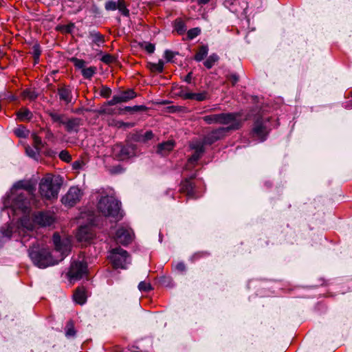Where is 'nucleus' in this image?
<instances>
[{"mask_svg":"<svg viewBox=\"0 0 352 352\" xmlns=\"http://www.w3.org/2000/svg\"><path fill=\"white\" fill-rule=\"evenodd\" d=\"M253 133L255 136H256L261 141H263L267 135V131L265 126L263 124V123L257 120L253 128Z\"/></svg>","mask_w":352,"mask_h":352,"instance_id":"aec40b11","label":"nucleus"},{"mask_svg":"<svg viewBox=\"0 0 352 352\" xmlns=\"http://www.w3.org/2000/svg\"><path fill=\"white\" fill-rule=\"evenodd\" d=\"M59 158L65 162H69L72 160V156L66 150H63L59 153Z\"/></svg>","mask_w":352,"mask_h":352,"instance_id":"37998d69","label":"nucleus"},{"mask_svg":"<svg viewBox=\"0 0 352 352\" xmlns=\"http://www.w3.org/2000/svg\"><path fill=\"white\" fill-rule=\"evenodd\" d=\"M133 111H142L145 110L146 108L145 106L140 105V106H133L132 107Z\"/></svg>","mask_w":352,"mask_h":352,"instance_id":"4d7b16f0","label":"nucleus"},{"mask_svg":"<svg viewBox=\"0 0 352 352\" xmlns=\"http://www.w3.org/2000/svg\"><path fill=\"white\" fill-rule=\"evenodd\" d=\"M138 155L137 146L135 144H116L112 148L113 157L119 160L124 161Z\"/></svg>","mask_w":352,"mask_h":352,"instance_id":"39448f33","label":"nucleus"},{"mask_svg":"<svg viewBox=\"0 0 352 352\" xmlns=\"http://www.w3.org/2000/svg\"><path fill=\"white\" fill-rule=\"evenodd\" d=\"M104 8L107 11H113L118 9L124 16L129 14V11L126 8L124 0H118L117 2L109 0L106 2Z\"/></svg>","mask_w":352,"mask_h":352,"instance_id":"dca6fc26","label":"nucleus"},{"mask_svg":"<svg viewBox=\"0 0 352 352\" xmlns=\"http://www.w3.org/2000/svg\"><path fill=\"white\" fill-rule=\"evenodd\" d=\"M98 210L104 216L115 218L117 221L122 217L120 202L112 196H102L98 201Z\"/></svg>","mask_w":352,"mask_h":352,"instance_id":"f03ea898","label":"nucleus"},{"mask_svg":"<svg viewBox=\"0 0 352 352\" xmlns=\"http://www.w3.org/2000/svg\"><path fill=\"white\" fill-rule=\"evenodd\" d=\"M134 126V124L133 123H131V122H121L120 124V126H124V127H126V128H130V127H133Z\"/></svg>","mask_w":352,"mask_h":352,"instance_id":"13d9d810","label":"nucleus"},{"mask_svg":"<svg viewBox=\"0 0 352 352\" xmlns=\"http://www.w3.org/2000/svg\"><path fill=\"white\" fill-rule=\"evenodd\" d=\"M111 94V89L106 86H102L100 90V95L104 98H109Z\"/></svg>","mask_w":352,"mask_h":352,"instance_id":"09e8293b","label":"nucleus"},{"mask_svg":"<svg viewBox=\"0 0 352 352\" xmlns=\"http://www.w3.org/2000/svg\"><path fill=\"white\" fill-rule=\"evenodd\" d=\"M35 223L34 219L32 220L27 216L22 217L20 221L21 226L27 230H32L34 228Z\"/></svg>","mask_w":352,"mask_h":352,"instance_id":"a878e982","label":"nucleus"},{"mask_svg":"<svg viewBox=\"0 0 352 352\" xmlns=\"http://www.w3.org/2000/svg\"><path fill=\"white\" fill-rule=\"evenodd\" d=\"M202 120L208 124H223L227 126H232L237 124V129L241 126V120L239 116L235 113H222L205 116Z\"/></svg>","mask_w":352,"mask_h":352,"instance_id":"7ed1b4c3","label":"nucleus"},{"mask_svg":"<svg viewBox=\"0 0 352 352\" xmlns=\"http://www.w3.org/2000/svg\"><path fill=\"white\" fill-rule=\"evenodd\" d=\"M23 96L25 98L34 100L37 98L38 94L35 91L27 89L23 91Z\"/></svg>","mask_w":352,"mask_h":352,"instance_id":"ea45409f","label":"nucleus"},{"mask_svg":"<svg viewBox=\"0 0 352 352\" xmlns=\"http://www.w3.org/2000/svg\"><path fill=\"white\" fill-rule=\"evenodd\" d=\"M32 138L34 141V146L41 151L44 146V144L42 142L41 138L34 133L32 134Z\"/></svg>","mask_w":352,"mask_h":352,"instance_id":"a19ab883","label":"nucleus"},{"mask_svg":"<svg viewBox=\"0 0 352 352\" xmlns=\"http://www.w3.org/2000/svg\"><path fill=\"white\" fill-rule=\"evenodd\" d=\"M17 118L19 121L30 120L32 118V113L26 108L20 109L16 113Z\"/></svg>","mask_w":352,"mask_h":352,"instance_id":"bb28decb","label":"nucleus"},{"mask_svg":"<svg viewBox=\"0 0 352 352\" xmlns=\"http://www.w3.org/2000/svg\"><path fill=\"white\" fill-rule=\"evenodd\" d=\"M148 67L152 72L161 73L164 69V62L160 60L157 63H148Z\"/></svg>","mask_w":352,"mask_h":352,"instance_id":"c756f323","label":"nucleus"},{"mask_svg":"<svg viewBox=\"0 0 352 352\" xmlns=\"http://www.w3.org/2000/svg\"><path fill=\"white\" fill-rule=\"evenodd\" d=\"M176 53L170 51V50H166L165 52H164V58L166 59L167 62H170L173 58L175 57Z\"/></svg>","mask_w":352,"mask_h":352,"instance_id":"3c124183","label":"nucleus"},{"mask_svg":"<svg viewBox=\"0 0 352 352\" xmlns=\"http://www.w3.org/2000/svg\"><path fill=\"white\" fill-rule=\"evenodd\" d=\"M98 113L100 114H107V115H111L116 113L114 109L107 107H102L99 111Z\"/></svg>","mask_w":352,"mask_h":352,"instance_id":"8fccbe9b","label":"nucleus"},{"mask_svg":"<svg viewBox=\"0 0 352 352\" xmlns=\"http://www.w3.org/2000/svg\"><path fill=\"white\" fill-rule=\"evenodd\" d=\"M349 107H352V101H351V104H349Z\"/></svg>","mask_w":352,"mask_h":352,"instance_id":"774afa93","label":"nucleus"},{"mask_svg":"<svg viewBox=\"0 0 352 352\" xmlns=\"http://www.w3.org/2000/svg\"><path fill=\"white\" fill-rule=\"evenodd\" d=\"M76 238L79 241H87L92 238V234L88 226H81L77 234Z\"/></svg>","mask_w":352,"mask_h":352,"instance_id":"412c9836","label":"nucleus"},{"mask_svg":"<svg viewBox=\"0 0 352 352\" xmlns=\"http://www.w3.org/2000/svg\"><path fill=\"white\" fill-rule=\"evenodd\" d=\"M195 185L190 182V179H185L182 184H181V190L183 192L186 193V195L190 198H194L195 197Z\"/></svg>","mask_w":352,"mask_h":352,"instance_id":"4be33fe9","label":"nucleus"},{"mask_svg":"<svg viewBox=\"0 0 352 352\" xmlns=\"http://www.w3.org/2000/svg\"><path fill=\"white\" fill-rule=\"evenodd\" d=\"M82 196V192L78 187L72 186L62 197L61 202L67 207H72L80 201Z\"/></svg>","mask_w":352,"mask_h":352,"instance_id":"1a4fd4ad","label":"nucleus"},{"mask_svg":"<svg viewBox=\"0 0 352 352\" xmlns=\"http://www.w3.org/2000/svg\"><path fill=\"white\" fill-rule=\"evenodd\" d=\"M101 60L106 64H110L116 61V58L110 54H105L101 58Z\"/></svg>","mask_w":352,"mask_h":352,"instance_id":"de8ad7c7","label":"nucleus"},{"mask_svg":"<svg viewBox=\"0 0 352 352\" xmlns=\"http://www.w3.org/2000/svg\"><path fill=\"white\" fill-rule=\"evenodd\" d=\"M74 168H79L80 167V162L78 161H76L73 164Z\"/></svg>","mask_w":352,"mask_h":352,"instance_id":"e2e57ef3","label":"nucleus"},{"mask_svg":"<svg viewBox=\"0 0 352 352\" xmlns=\"http://www.w3.org/2000/svg\"><path fill=\"white\" fill-rule=\"evenodd\" d=\"M58 94L60 100L69 104L72 102V96L71 90L67 87H61L58 89Z\"/></svg>","mask_w":352,"mask_h":352,"instance_id":"b1692460","label":"nucleus"},{"mask_svg":"<svg viewBox=\"0 0 352 352\" xmlns=\"http://www.w3.org/2000/svg\"><path fill=\"white\" fill-rule=\"evenodd\" d=\"M54 219L53 214L50 212H39L34 214V222L42 227L52 225Z\"/></svg>","mask_w":352,"mask_h":352,"instance_id":"4468645a","label":"nucleus"},{"mask_svg":"<svg viewBox=\"0 0 352 352\" xmlns=\"http://www.w3.org/2000/svg\"><path fill=\"white\" fill-rule=\"evenodd\" d=\"M3 234L8 238L11 237L12 231L8 229L6 232H2Z\"/></svg>","mask_w":352,"mask_h":352,"instance_id":"052dcab7","label":"nucleus"},{"mask_svg":"<svg viewBox=\"0 0 352 352\" xmlns=\"http://www.w3.org/2000/svg\"><path fill=\"white\" fill-rule=\"evenodd\" d=\"M153 138V133L151 131H146L144 135H140L136 138L138 142H146Z\"/></svg>","mask_w":352,"mask_h":352,"instance_id":"4c0bfd02","label":"nucleus"},{"mask_svg":"<svg viewBox=\"0 0 352 352\" xmlns=\"http://www.w3.org/2000/svg\"><path fill=\"white\" fill-rule=\"evenodd\" d=\"M25 152L29 157L37 160L41 151L39 149L35 148L34 146V148H31L30 146H27L25 148Z\"/></svg>","mask_w":352,"mask_h":352,"instance_id":"473e14b6","label":"nucleus"},{"mask_svg":"<svg viewBox=\"0 0 352 352\" xmlns=\"http://www.w3.org/2000/svg\"><path fill=\"white\" fill-rule=\"evenodd\" d=\"M210 0H197V3L199 5H205L208 3Z\"/></svg>","mask_w":352,"mask_h":352,"instance_id":"680f3d73","label":"nucleus"},{"mask_svg":"<svg viewBox=\"0 0 352 352\" xmlns=\"http://www.w3.org/2000/svg\"><path fill=\"white\" fill-rule=\"evenodd\" d=\"M194 256H195V257H198V256H199V254H195V255H194Z\"/></svg>","mask_w":352,"mask_h":352,"instance_id":"69168bd1","label":"nucleus"},{"mask_svg":"<svg viewBox=\"0 0 352 352\" xmlns=\"http://www.w3.org/2000/svg\"><path fill=\"white\" fill-rule=\"evenodd\" d=\"M73 297L75 302L80 305H83L87 300L85 289L83 287L78 288L74 294Z\"/></svg>","mask_w":352,"mask_h":352,"instance_id":"393cba45","label":"nucleus"},{"mask_svg":"<svg viewBox=\"0 0 352 352\" xmlns=\"http://www.w3.org/2000/svg\"><path fill=\"white\" fill-rule=\"evenodd\" d=\"M76 335V331L74 329V323L69 320L66 325L65 336L66 337H74Z\"/></svg>","mask_w":352,"mask_h":352,"instance_id":"f704fd0d","label":"nucleus"},{"mask_svg":"<svg viewBox=\"0 0 352 352\" xmlns=\"http://www.w3.org/2000/svg\"><path fill=\"white\" fill-rule=\"evenodd\" d=\"M87 272V265L83 261H75L70 266L67 276L70 280H79Z\"/></svg>","mask_w":352,"mask_h":352,"instance_id":"9d476101","label":"nucleus"},{"mask_svg":"<svg viewBox=\"0 0 352 352\" xmlns=\"http://www.w3.org/2000/svg\"><path fill=\"white\" fill-rule=\"evenodd\" d=\"M89 37L91 38L92 41L98 45H100V43H103L104 41V36L95 30L89 32Z\"/></svg>","mask_w":352,"mask_h":352,"instance_id":"cd10ccee","label":"nucleus"},{"mask_svg":"<svg viewBox=\"0 0 352 352\" xmlns=\"http://www.w3.org/2000/svg\"><path fill=\"white\" fill-rule=\"evenodd\" d=\"M192 79V72H189L184 78V80L188 83L190 82Z\"/></svg>","mask_w":352,"mask_h":352,"instance_id":"bf43d9fd","label":"nucleus"},{"mask_svg":"<svg viewBox=\"0 0 352 352\" xmlns=\"http://www.w3.org/2000/svg\"><path fill=\"white\" fill-rule=\"evenodd\" d=\"M138 289L141 292H149L152 289L151 285L145 281H141L138 285Z\"/></svg>","mask_w":352,"mask_h":352,"instance_id":"c03bdc74","label":"nucleus"},{"mask_svg":"<svg viewBox=\"0 0 352 352\" xmlns=\"http://www.w3.org/2000/svg\"><path fill=\"white\" fill-rule=\"evenodd\" d=\"M62 184L63 179L60 176L47 175L39 184L41 195L47 199H56Z\"/></svg>","mask_w":352,"mask_h":352,"instance_id":"f257e3e1","label":"nucleus"},{"mask_svg":"<svg viewBox=\"0 0 352 352\" xmlns=\"http://www.w3.org/2000/svg\"><path fill=\"white\" fill-rule=\"evenodd\" d=\"M133 239V232L130 228H121L116 232V240L122 245L130 243Z\"/></svg>","mask_w":352,"mask_h":352,"instance_id":"2eb2a0df","label":"nucleus"},{"mask_svg":"<svg viewBox=\"0 0 352 352\" xmlns=\"http://www.w3.org/2000/svg\"><path fill=\"white\" fill-rule=\"evenodd\" d=\"M32 196L20 192H11L8 196V201H12L10 206L14 210L19 209L25 213L29 209L30 199Z\"/></svg>","mask_w":352,"mask_h":352,"instance_id":"423d86ee","label":"nucleus"},{"mask_svg":"<svg viewBox=\"0 0 352 352\" xmlns=\"http://www.w3.org/2000/svg\"><path fill=\"white\" fill-rule=\"evenodd\" d=\"M175 30L179 34H183L186 31V26L182 20H176L175 22Z\"/></svg>","mask_w":352,"mask_h":352,"instance_id":"72a5a7b5","label":"nucleus"},{"mask_svg":"<svg viewBox=\"0 0 352 352\" xmlns=\"http://www.w3.org/2000/svg\"><path fill=\"white\" fill-rule=\"evenodd\" d=\"M234 130H237V124L232 126L219 127L205 135L204 143L210 145L217 140L223 138L229 131Z\"/></svg>","mask_w":352,"mask_h":352,"instance_id":"6e6552de","label":"nucleus"},{"mask_svg":"<svg viewBox=\"0 0 352 352\" xmlns=\"http://www.w3.org/2000/svg\"><path fill=\"white\" fill-rule=\"evenodd\" d=\"M219 56L216 54H211L204 63V66L210 69L219 60Z\"/></svg>","mask_w":352,"mask_h":352,"instance_id":"7c9ffc66","label":"nucleus"},{"mask_svg":"<svg viewBox=\"0 0 352 352\" xmlns=\"http://www.w3.org/2000/svg\"><path fill=\"white\" fill-rule=\"evenodd\" d=\"M32 54L35 60V63H37L41 55L40 46L38 44H35L32 47Z\"/></svg>","mask_w":352,"mask_h":352,"instance_id":"a18cd8bd","label":"nucleus"},{"mask_svg":"<svg viewBox=\"0 0 352 352\" xmlns=\"http://www.w3.org/2000/svg\"><path fill=\"white\" fill-rule=\"evenodd\" d=\"M108 258L114 268L125 269L126 265L128 263L129 254L126 250L116 248L110 252Z\"/></svg>","mask_w":352,"mask_h":352,"instance_id":"0eeeda50","label":"nucleus"},{"mask_svg":"<svg viewBox=\"0 0 352 352\" xmlns=\"http://www.w3.org/2000/svg\"><path fill=\"white\" fill-rule=\"evenodd\" d=\"M47 114L50 117L53 123H56L58 126L65 125V122L67 118L66 115L58 113L53 111H48Z\"/></svg>","mask_w":352,"mask_h":352,"instance_id":"5701e85b","label":"nucleus"},{"mask_svg":"<svg viewBox=\"0 0 352 352\" xmlns=\"http://www.w3.org/2000/svg\"><path fill=\"white\" fill-rule=\"evenodd\" d=\"M35 188L28 182L19 181L14 184L11 192H20L25 195H33Z\"/></svg>","mask_w":352,"mask_h":352,"instance_id":"f3484780","label":"nucleus"},{"mask_svg":"<svg viewBox=\"0 0 352 352\" xmlns=\"http://www.w3.org/2000/svg\"><path fill=\"white\" fill-rule=\"evenodd\" d=\"M71 61L74 63V66L78 69H80L81 72L85 69L86 63L82 59H78L77 58H72L71 59Z\"/></svg>","mask_w":352,"mask_h":352,"instance_id":"58836bf2","label":"nucleus"},{"mask_svg":"<svg viewBox=\"0 0 352 352\" xmlns=\"http://www.w3.org/2000/svg\"><path fill=\"white\" fill-rule=\"evenodd\" d=\"M228 78L231 80L232 85H235L239 79V76L236 74H230Z\"/></svg>","mask_w":352,"mask_h":352,"instance_id":"864d4df0","label":"nucleus"},{"mask_svg":"<svg viewBox=\"0 0 352 352\" xmlns=\"http://www.w3.org/2000/svg\"><path fill=\"white\" fill-rule=\"evenodd\" d=\"M136 94L134 91L133 89H129L122 91L119 95L114 96L111 100L107 102V105L112 106L120 102H127L134 98Z\"/></svg>","mask_w":352,"mask_h":352,"instance_id":"ddd939ff","label":"nucleus"},{"mask_svg":"<svg viewBox=\"0 0 352 352\" xmlns=\"http://www.w3.org/2000/svg\"><path fill=\"white\" fill-rule=\"evenodd\" d=\"M29 256L35 265L39 268H45L56 265L58 261H54L50 252L46 249L38 250L32 247L28 250Z\"/></svg>","mask_w":352,"mask_h":352,"instance_id":"20e7f679","label":"nucleus"},{"mask_svg":"<svg viewBox=\"0 0 352 352\" xmlns=\"http://www.w3.org/2000/svg\"><path fill=\"white\" fill-rule=\"evenodd\" d=\"M349 107H352V101H351V104H349Z\"/></svg>","mask_w":352,"mask_h":352,"instance_id":"338daca9","label":"nucleus"},{"mask_svg":"<svg viewBox=\"0 0 352 352\" xmlns=\"http://www.w3.org/2000/svg\"><path fill=\"white\" fill-rule=\"evenodd\" d=\"M200 34H201V29L199 28H194L190 29L187 32L188 39L192 40L194 38L199 36Z\"/></svg>","mask_w":352,"mask_h":352,"instance_id":"79ce46f5","label":"nucleus"},{"mask_svg":"<svg viewBox=\"0 0 352 352\" xmlns=\"http://www.w3.org/2000/svg\"><path fill=\"white\" fill-rule=\"evenodd\" d=\"M204 140L202 142H195L190 144V148L194 150L195 151L199 152V153H204Z\"/></svg>","mask_w":352,"mask_h":352,"instance_id":"e433bc0d","label":"nucleus"},{"mask_svg":"<svg viewBox=\"0 0 352 352\" xmlns=\"http://www.w3.org/2000/svg\"><path fill=\"white\" fill-rule=\"evenodd\" d=\"M29 133V131L23 126H19L14 130V133L19 138H26Z\"/></svg>","mask_w":352,"mask_h":352,"instance_id":"c9c22d12","label":"nucleus"},{"mask_svg":"<svg viewBox=\"0 0 352 352\" xmlns=\"http://www.w3.org/2000/svg\"><path fill=\"white\" fill-rule=\"evenodd\" d=\"M176 269L180 272H184L186 270V265L184 263L181 262L177 264Z\"/></svg>","mask_w":352,"mask_h":352,"instance_id":"5fc2aeb1","label":"nucleus"},{"mask_svg":"<svg viewBox=\"0 0 352 352\" xmlns=\"http://www.w3.org/2000/svg\"><path fill=\"white\" fill-rule=\"evenodd\" d=\"M141 46L149 54H153L155 49V45L150 43H144Z\"/></svg>","mask_w":352,"mask_h":352,"instance_id":"49530a36","label":"nucleus"},{"mask_svg":"<svg viewBox=\"0 0 352 352\" xmlns=\"http://www.w3.org/2000/svg\"><path fill=\"white\" fill-rule=\"evenodd\" d=\"M81 124H82V120L80 118H72L69 119L67 118L64 126L67 132L77 133L78 131V129Z\"/></svg>","mask_w":352,"mask_h":352,"instance_id":"a211bd4d","label":"nucleus"},{"mask_svg":"<svg viewBox=\"0 0 352 352\" xmlns=\"http://www.w3.org/2000/svg\"><path fill=\"white\" fill-rule=\"evenodd\" d=\"M204 153H199L197 151H195V153L192 155V156L189 158L188 161L190 163H193L197 162L202 155Z\"/></svg>","mask_w":352,"mask_h":352,"instance_id":"603ef678","label":"nucleus"},{"mask_svg":"<svg viewBox=\"0 0 352 352\" xmlns=\"http://www.w3.org/2000/svg\"><path fill=\"white\" fill-rule=\"evenodd\" d=\"M179 96L186 100H195L199 102L204 101L210 98V96L206 91H203L200 93H192L188 91L186 87L181 89Z\"/></svg>","mask_w":352,"mask_h":352,"instance_id":"f8f14e48","label":"nucleus"},{"mask_svg":"<svg viewBox=\"0 0 352 352\" xmlns=\"http://www.w3.org/2000/svg\"><path fill=\"white\" fill-rule=\"evenodd\" d=\"M174 146L175 142L173 140H168L158 144L157 153L162 156L166 155L173 149Z\"/></svg>","mask_w":352,"mask_h":352,"instance_id":"6ab92c4d","label":"nucleus"},{"mask_svg":"<svg viewBox=\"0 0 352 352\" xmlns=\"http://www.w3.org/2000/svg\"><path fill=\"white\" fill-rule=\"evenodd\" d=\"M208 47L207 45H202L199 47V51L195 56V60L200 62L208 54Z\"/></svg>","mask_w":352,"mask_h":352,"instance_id":"c85d7f7f","label":"nucleus"},{"mask_svg":"<svg viewBox=\"0 0 352 352\" xmlns=\"http://www.w3.org/2000/svg\"><path fill=\"white\" fill-rule=\"evenodd\" d=\"M53 242L55 246L56 252H59L61 255L60 261L63 260L68 255L71 250V242L67 238L61 239L58 234L55 233L53 235Z\"/></svg>","mask_w":352,"mask_h":352,"instance_id":"9b49d317","label":"nucleus"},{"mask_svg":"<svg viewBox=\"0 0 352 352\" xmlns=\"http://www.w3.org/2000/svg\"><path fill=\"white\" fill-rule=\"evenodd\" d=\"M97 68L94 66H91L89 67H85V69L81 72L82 76L85 78L90 79L92 76L96 73Z\"/></svg>","mask_w":352,"mask_h":352,"instance_id":"2f4dec72","label":"nucleus"},{"mask_svg":"<svg viewBox=\"0 0 352 352\" xmlns=\"http://www.w3.org/2000/svg\"><path fill=\"white\" fill-rule=\"evenodd\" d=\"M124 111H133V108H132V107H125L124 109L120 108L118 110V113L122 114Z\"/></svg>","mask_w":352,"mask_h":352,"instance_id":"6e6d98bb","label":"nucleus"},{"mask_svg":"<svg viewBox=\"0 0 352 352\" xmlns=\"http://www.w3.org/2000/svg\"><path fill=\"white\" fill-rule=\"evenodd\" d=\"M53 153H54L53 151H50V152L48 153L47 155H50V156H52Z\"/></svg>","mask_w":352,"mask_h":352,"instance_id":"0e129e2a","label":"nucleus"}]
</instances>
